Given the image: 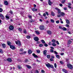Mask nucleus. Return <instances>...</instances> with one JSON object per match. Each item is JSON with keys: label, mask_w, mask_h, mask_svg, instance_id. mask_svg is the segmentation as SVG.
<instances>
[{"label": "nucleus", "mask_w": 73, "mask_h": 73, "mask_svg": "<svg viewBox=\"0 0 73 73\" xmlns=\"http://www.w3.org/2000/svg\"><path fill=\"white\" fill-rule=\"evenodd\" d=\"M44 26L43 25H41L40 26V30H43L44 29Z\"/></svg>", "instance_id": "6"}, {"label": "nucleus", "mask_w": 73, "mask_h": 73, "mask_svg": "<svg viewBox=\"0 0 73 73\" xmlns=\"http://www.w3.org/2000/svg\"><path fill=\"white\" fill-rule=\"evenodd\" d=\"M35 32L37 34V35H40V33L37 31H35Z\"/></svg>", "instance_id": "22"}, {"label": "nucleus", "mask_w": 73, "mask_h": 73, "mask_svg": "<svg viewBox=\"0 0 73 73\" xmlns=\"http://www.w3.org/2000/svg\"><path fill=\"white\" fill-rule=\"evenodd\" d=\"M16 44L17 45L18 44L19 46H21V43L20 42L19 40H17V42L16 41L15 42Z\"/></svg>", "instance_id": "3"}, {"label": "nucleus", "mask_w": 73, "mask_h": 73, "mask_svg": "<svg viewBox=\"0 0 73 73\" xmlns=\"http://www.w3.org/2000/svg\"><path fill=\"white\" fill-rule=\"evenodd\" d=\"M44 46H48V44H44Z\"/></svg>", "instance_id": "45"}, {"label": "nucleus", "mask_w": 73, "mask_h": 73, "mask_svg": "<svg viewBox=\"0 0 73 73\" xmlns=\"http://www.w3.org/2000/svg\"><path fill=\"white\" fill-rule=\"evenodd\" d=\"M26 53L27 52L24 51L23 52V54H26Z\"/></svg>", "instance_id": "59"}, {"label": "nucleus", "mask_w": 73, "mask_h": 73, "mask_svg": "<svg viewBox=\"0 0 73 73\" xmlns=\"http://www.w3.org/2000/svg\"><path fill=\"white\" fill-rule=\"evenodd\" d=\"M9 29L10 30H13L14 29V27L13 25H10L9 27Z\"/></svg>", "instance_id": "5"}, {"label": "nucleus", "mask_w": 73, "mask_h": 73, "mask_svg": "<svg viewBox=\"0 0 73 73\" xmlns=\"http://www.w3.org/2000/svg\"><path fill=\"white\" fill-rule=\"evenodd\" d=\"M52 42L54 43L56 42V40L54 39H52Z\"/></svg>", "instance_id": "34"}, {"label": "nucleus", "mask_w": 73, "mask_h": 73, "mask_svg": "<svg viewBox=\"0 0 73 73\" xmlns=\"http://www.w3.org/2000/svg\"><path fill=\"white\" fill-rule=\"evenodd\" d=\"M0 16L1 18L2 19V20H4V19H5L4 17V16H3V14H1L0 15Z\"/></svg>", "instance_id": "8"}, {"label": "nucleus", "mask_w": 73, "mask_h": 73, "mask_svg": "<svg viewBox=\"0 0 73 73\" xmlns=\"http://www.w3.org/2000/svg\"><path fill=\"white\" fill-rule=\"evenodd\" d=\"M18 30L19 31H20V32H21V31H22V29L21 28H20Z\"/></svg>", "instance_id": "43"}, {"label": "nucleus", "mask_w": 73, "mask_h": 73, "mask_svg": "<svg viewBox=\"0 0 73 73\" xmlns=\"http://www.w3.org/2000/svg\"><path fill=\"white\" fill-rule=\"evenodd\" d=\"M58 13H60L61 12V10L59 9H58Z\"/></svg>", "instance_id": "36"}, {"label": "nucleus", "mask_w": 73, "mask_h": 73, "mask_svg": "<svg viewBox=\"0 0 73 73\" xmlns=\"http://www.w3.org/2000/svg\"><path fill=\"white\" fill-rule=\"evenodd\" d=\"M46 66L48 68H54V67L52 65H50V64L48 63L47 64H46Z\"/></svg>", "instance_id": "1"}, {"label": "nucleus", "mask_w": 73, "mask_h": 73, "mask_svg": "<svg viewBox=\"0 0 73 73\" xmlns=\"http://www.w3.org/2000/svg\"><path fill=\"white\" fill-rule=\"evenodd\" d=\"M0 53H3V50L1 49H0Z\"/></svg>", "instance_id": "37"}, {"label": "nucleus", "mask_w": 73, "mask_h": 73, "mask_svg": "<svg viewBox=\"0 0 73 73\" xmlns=\"http://www.w3.org/2000/svg\"><path fill=\"white\" fill-rule=\"evenodd\" d=\"M66 23L67 24H70V22H69V21L68 19H66Z\"/></svg>", "instance_id": "17"}, {"label": "nucleus", "mask_w": 73, "mask_h": 73, "mask_svg": "<svg viewBox=\"0 0 73 73\" xmlns=\"http://www.w3.org/2000/svg\"><path fill=\"white\" fill-rule=\"evenodd\" d=\"M43 16H44V17H45L46 16V14H45V13H44L43 14Z\"/></svg>", "instance_id": "61"}, {"label": "nucleus", "mask_w": 73, "mask_h": 73, "mask_svg": "<svg viewBox=\"0 0 73 73\" xmlns=\"http://www.w3.org/2000/svg\"><path fill=\"white\" fill-rule=\"evenodd\" d=\"M41 42H42L43 43V44H45V41H44V40H41Z\"/></svg>", "instance_id": "31"}, {"label": "nucleus", "mask_w": 73, "mask_h": 73, "mask_svg": "<svg viewBox=\"0 0 73 73\" xmlns=\"http://www.w3.org/2000/svg\"><path fill=\"white\" fill-rule=\"evenodd\" d=\"M56 57L57 58H58V59H59V58H60V56H59V55H56Z\"/></svg>", "instance_id": "30"}, {"label": "nucleus", "mask_w": 73, "mask_h": 73, "mask_svg": "<svg viewBox=\"0 0 73 73\" xmlns=\"http://www.w3.org/2000/svg\"><path fill=\"white\" fill-rule=\"evenodd\" d=\"M50 20L52 23H54V21L53 19H51Z\"/></svg>", "instance_id": "26"}, {"label": "nucleus", "mask_w": 73, "mask_h": 73, "mask_svg": "<svg viewBox=\"0 0 73 73\" xmlns=\"http://www.w3.org/2000/svg\"><path fill=\"white\" fill-rule=\"evenodd\" d=\"M52 46H56V44L54 43H52Z\"/></svg>", "instance_id": "32"}, {"label": "nucleus", "mask_w": 73, "mask_h": 73, "mask_svg": "<svg viewBox=\"0 0 73 73\" xmlns=\"http://www.w3.org/2000/svg\"><path fill=\"white\" fill-rule=\"evenodd\" d=\"M27 38H31V36H27Z\"/></svg>", "instance_id": "40"}, {"label": "nucleus", "mask_w": 73, "mask_h": 73, "mask_svg": "<svg viewBox=\"0 0 73 73\" xmlns=\"http://www.w3.org/2000/svg\"><path fill=\"white\" fill-rule=\"evenodd\" d=\"M43 46V45L42 44H40L39 45V46L40 47H42V46Z\"/></svg>", "instance_id": "46"}, {"label": "nucleus", "mask_w": 73, "mask_h": 73, "mask_svg": "<svg viewBox=\"0 0 73 73\" xmlns=\"http://www.w3.org/2000/svg\"><path fill=\"white\" fill-rule=\"evenodd\" d=\"M56 42L57 44H58V45H59V44L58 41H56Z\"/></svg>", "instance_id": "63"}, {"label": "nucleus", "mask_w": 73, "mask_h": 73, "mask_svg": "<svg viewBox=\"0 0 73 73\" xmlns=\"http://www.w3.org/2000/svg\"><path fill=\"white\" fill-rule=\"evenodd\" d=\"M32 10L33 11H36V9L35 8L33 9Z\"/></svg>", "instance_id": "47"}, {"label": "nucleus", "mask_w": 73, "mask_h": 73, "mask_svg": "<svg viewBox=\"0 0 73 73\" xmlns=\"http://www.w3.org/2000/svg\"><path fill=\"white\" fill-rule=\"evenodd\" d=\"M72 42V41L70 40H68V42H67V44L68 45H70V44H71Z\"/></svg>", "instance_id": "12"}, {"label": "nucleus", "mask_w": 73, "mask_h": 73, "mask_svg": "<svg viewBox=\"0 0 73 73\" xmlns=\"http://www.w3.org/2000/svg\"><path fill=\"white\" fill-rule=\"evenodd\" d=\"M59 27L60 29H62V27L60 26H59Z\"/></svg>", "instance_id": "55"}, {"label": "nucleus", "mask_w": 73, "mask_h": 73, "mask_svg": "<svg viewBox=\"0 0 73 73\" xmlns=\"http://www.w3.org/2000/svg\"><path fill=\"white\" fill-rule=\"evenodd\" d=\"M62 29L63 30V31H66V28L64 27L62 28Z\"/></svg>", "instance_id": "28"}, {"label": "nucleus", "mask_w": 73, "mask_h": 73, "mask_svg": "<svg viewBox=\"0 0 73 73\" xmlns=\"http://www.w3.org/2000/svg\"><path fill=\"white\" fill-rule=\"evenodd\" d=\"M36 52L37 53H40V50H36Z\"/></svg>", "instance_id": "33"}, {"label": "nucleus", "mask_w": 73, "mask_h": 73, "mask_svg": "<svg viewBox=\"0 0 73 73\" xmlns=\"http://www.w3.org/2000/svg\"><path fill=\"white\" fill-rule=\"evenodd\" d=\"M7 60L9 62H12V59H11V58H8L7 59Z\"/></svg>", "instance_id": "13"}, {"label": "nucleus", "mask_w": 73, "mask_h": 73, "mask_svg": "<svg viewBox=\"0 0 73 73\" xmlns=\"http://www.w3.org/2000/svg\"><path fill=\"white\" fill-rule=\"evenodd\" d=\"M59 5H60V7H62V6H63L62 4L61 3Z\"/></svg>", "instance_id": "56"}, {"label": "nucleus", "mask_w": 73, "mask_h": 73, "mask_svg": "<svg viewBox=\"0 0 73 73\" xmlns=\"http://www.w3.org/2000/svg\"><path fill=\"white\" fill-rule=\"evenodd\" d=\"M24 32L25 34L27 33V31H26V30H25L24 31Z\"/></svg>", "instance_id": "53"}, {"label": "nucleus", "mask_w": 73, "mask_h": 73, "mask_svg": "<svg viewBox=\"0 0 73 73\" xmlns=\"http://www.w3.org/2000/svg\"><path fill=\"white\" fill-rule=\"evenodd\" d=\"M50 61H53L54 60L52 58H50Z\"/></svg>", "instance_id": "49"}, {"label": "nucleus", "mask_w": 73, "mask_h": 73, "mask_svg": "<svg viewBox=\"0 0 73 73\" xmlns=\"http://www.w3.org/2000/svg\"><path fill=\"white\" fill-rule=\"evenodd\" d=\"M46 23L47 24H48V23H49V21H48V20H47L46 22Z\"/></svg>", "instance_id": "54"}, {"label": "nucleus", "mask_w": 73, "mask_h": 73, "mask_svg": "<svg viewBox=\"0 0 73 73\" xmlns=\"http://www.w3.org/2000/svg\"><path fill=\"white\" fill-rule=\"evenodd\" d=\"M68 68H69L70 69H72L73 68V66L72 65H71L69 63L67 64Z\"/></svg>", "instance_id": "2"}, {"label": "nucleus", "mask_w": 73, "mask_h": 73, "mask_svg": "<svg viewBox=\"0 0 73 73\" xmlns=\"http://www.w3.org/2000/svg\"><path fill=\"white\" fill-rule=\"evenodd\" d=\"M26 66H27V68H28V69H31V66L29 65H26Z\"/></svg>", "instance_id": "21"}, {"label": "nucleus", "mask_w": 73, "mask_h": 73, "mask_svg": "<svg viewBox=\"0 0 73 73\" xmlns=\"http://www.w3.org/2000/svg\"><path fill=\"white\" fill-rule=\"evenodd\" d=\"M41 72L42 73H45V71L44 70H42Z\"/></svg>", "instance_id": "44"}, {"label": "nucleus", "mask_w": 73, "mask_h": 73, "mask_svg": "<svg viewBox=\"0 0 73 73\" xmlns=\"http://www.w3.org/2000/svg\"><path fill=\"white\" fill-rule=\"evenodd\" d=\"M17 67L19 69H21L22 68H21V66H18Z\"/></svg>", "instance_id": "29"}, {"label": "nucleus", "mask_w": 73, "mask_h": 73, "mask_svg": "<svg viewBox=\"0 0 73 73\" xmlns=\"http://www.w3.org/2000/svg\"><path fill=\"white\" fill-rule=\"evenodd\" d=\"M48 4L49 5H52V2L50 0H48Z\"/></svg>", "instance_id": "15"}, {"label": "nucleus", "mask_w": 73, "mask_h": 73, "mask_svg": "<svg viewBox=\"0 0 73 73\" xmlns=\"http://www.w3.org/2000/svg\"><path fill=\"white\" fill-rule=\"evenodd\" d=\"M47 57L48 58H50V55H48L47 56Z\"/></svg>", "instance_id": "38"}, {"label": "nucleus", "mask_w": 73, "mask_h": 73, "mask_svg": "<svg viewBox=\"0 0 73 73\" xmlns=\"http://www.w3.org/2000/svg\"><path fill=\"white\" fill-rule=\"evenodd\" d=\"M47 33L48 35H52V32L50 30L47 31Z\"/></svg>", "instance_id": "11"}, {"label": "nucleus", "mask_w": 73, "mask_h": 73, "mask_svg": "<svg viewBox=\"0 0 73 73\" xmlns=\"http://www.w3.org/2000/svg\"><path fill=\"white\" fill-rule=\"evenodd\" d=\"M7 44L8 45H9V46H10V45H11V42L9 41H8L7 42Z\"/></svg>", "instance_id": "18"}, {"label": "nucleus", "mask_w": 73, "mask_h": 73, "mask_svg": "<svg viewBox=\"0 0 73 73\" xmlns=\"http://www.w3.org/2000/svg\"><path fill=\"white\" fill-rule=\"evenodd\" d=\"M20 51L21 52H22V51H23V49H21Z\"/></svg>", "instance_id": "62"}, {"label": "nucleus", "mask_w": 73, "mask_h": 73, "mask_svg": "<svg viewBox=\"0 0 73 73\" xmlns=\"http://www.w3.org/2000/svg\"><path fill=\"white\" fill-rule=\"evenodd\" d=\"M5 46H6V45H5V44H2V47L3 48H5Z\"/></svg>", "instance_id": "23"}, {"label": "nucleus", "mask_w": 73, "mask_h": 73, "mask_svg": "<svg viewBox=\"0 0 73 73\" xmlns=\"http://www.w3.org/2000/svg\"><path fill=\"white\" fill-rule=\"evenodd\" d=\"M60 14L61 16H64V15H65V13H64L63 12L61 13Z\"/></svg>", "instance_id": "27"}, {"label": "nucleus", "mask_w": 73, "mask_h": 73, "mask_svg": "<svg viewBox=\"0 0 73 73\" xmlns=\"http://www.w3.org/2000/svg\"><path fill=\"white\" fill-rule=\"evenodd\" d=\"M28 54H32V51L30 49H29L28 50Z\"/></svg>", "instance_id": "9"}, {"label": "nucleus", "mask_w": 73, "mask_h": 73, "mask_svg": "<svg viewBox=\"0 0 73 73\" xmlns=\"http://www.w3.org/2000/svg\"><path fill=\"white\" fill-rule=\"evenodd\" d=\"M46 15H47L48 16L49 15V14H48V13L47 12H46Z\"/></svg>", "instance_id": "58"}, {"label": "nucleus", "mask_w": 73, "mask_h": 73, "mask_svg": "<svg viewBox=\"0 0 73 73\" xmlns=\"http://www.w3.org/2000/svg\"><path fill=\"white\" fill-rule=\"evenodd\" d=\"M56 23L57 24H59V21H56Z\"/></svg>", "instance_id": "52"}, {"label": "nucleus", "mask_w": 73, "mask_h": 73, "mask_svg": "<svg viewBox=\"0 0 73 73\" xmlns=\"http://www.w3.org/2000/svg\"><path fill=\"white\" fill-rule=\"evenodd\" d=\"M66 27H67L68 28L69 27V25H68V24H66Z\"/></svg>", "instance_id": "48"}, {"label": "nucleus", "mask_w": 73, "mask_h": 73, "mask_svg": "<svg viewBox=\"0 0 73 73\" xmlns=\"http://www.w3.org/2000/svg\"><path fill=\"white\" fill-rule=\"evenodd\" d=\"M34 39L35 41H38L39 40L37 36H35L34 37Z\"/></svg>", "instance_id": "4"}, {"label": "nucleus", "mask_w": 73, "mask_h": 73, "mask_svg": "<svg viewBox=\"0 0 73 73\" xmlns=\"http://www.w3.org/2000/svg\"><path fill=\"white\" fill-rule=\"evenodd\" d=\"M4 3L6 5H8V3L7 1H4Z\"/></svg>", "instance_id": "20"}, {"label": "nucleus", "mask_w": 73, "mask_h": 73, "mask_svg": "<svg viewBox=\"0 0 73 73\" xmlns=\"http://www.w3.org/2000/svg\"><path fill=\"white\" fill-rule=\"evenodd\" d=\"M46 53H47V51L46 50H44L43 52V53L44 54V55H45L46 54Z\"/></svg>", "instance_id": "14"}, {"label": "nucleus", "mask_w": 73, "mask_h": 73, "mask_svg": "<svg viewBox=\"0 0 73 73\" xmlns=\"http://www.w3.org/2000/svg\"><path fill=\"white\" fill-rule=\"evenodd\" d=\"M65 1H66V0H62L61 2V3H62V4H64L65 3Z\"/></svg>", "instance_id": "24"}, {"label": "nucleus", "mask_w": 73, "mask_h": 73, "mask_svg": "<svg viewBox=\"0 0 73 73\" xmlns=\"http://www.w3.org/2000/svg\"><path fill=\"white\" fill-rule=\"evenodd\" d=\"M35 73H38V70L36 71Z\"/></svg>", "instance_id": "64"}, {"label": "nucleus", "mask_w": 73, "mask_h": 73, "mask_svg": "<svg viewBox=\"0 0 73 73\" xmlns=\"http://www.w3.org/2000/svg\"><path fill=\"white\" fill-rule=\"evenodd\" d=\"M51 14L52 15V16H54V13L53 12V11H52L51 12Z\"/></svg>", "instance_id": "25"}, {"label": "nucleus", "mask_w": 73, "mask_h": 73, "mask_svg": "<svg viewBox=\"0 0 73 73\" xmlns=\"http://www.w3.org/2000/svg\"><path fill=\"white\" fill-rule=\"evenodd\" d=\"M33 56H34L35 58H38V56L36 55L35 53H33Z\"/></svg>", "instance_id": "10"}, {"label": "nucleus", "mask_w": 73, "mask_h": 73, "mask_svg": "<svg viewBox=\"0 0 73 73\" xmlns=\"http://www.w3.org/2000/svg\"><path fill=\"white\" fill-rule=\"evenodd\" d=\"M54 53L56 54H58V53L56 52V51H54Z\"/></svg>", "instance_id": "57"}, {"label": "nucleus", "mask_w": 73, "mask_h": 73, "mask_svg": "<svg viewBox=\"0 0 73 73\" xmlns=\"http://www.w3.org/2000/svg\"><path fill=\"white\" fill-rule=\"evenodd\" d=\"M28 59H25V62H28Z\"/></svg>", "instance_id": "50"}, {"label": "nucleus", "mask_w": 73, "mask_h": 73, "mask_svg": "<svg viewBox=\"0 0 73 73\" xmlns=\"http://www.w3.org/2000/svg\"><path fill=\"white\" fill-rule=\"evenodd\" d=\"M54 66L55 68L57 67V64L56 63L54 64Z\"/></svg>", "instance_id": "39"}, {"label": "nucleus", "mask_w": 73, "mask_h": 73, "mask_svg": "<svg viewBox=\"0 0 73 73\" xmlns=\"http://www.w3.org/2000/svg\"><path fill=\"white\" fill-rule=\"evenodd\" d=\"M50 51L51 53H53V52H54V50H53L52 49H51Z\"/></svg>", "instance_id": "35"}, {"label": "nucleus", "mask_w": 73, "mask_h": 73, "mask_svg": "<svg viewBox=\"0 0 73 73\" xmlns=\"http://www.w3.org/2000/svg\"><path fill=\"white\" fill-rule=\"evenodd\" d=\"M68 5H72V4L70 3H68Z\"/></svg>", "instance_id": "60"}, {"label": "nucleus", "mask_w": 73, "mask_h": 73, "mask_svg": "<svg viewBox=\"0 0 73 73\" xmlns=\"http://www.w3.org/2000/svg\"><path fill=\"white\" fill-rule=\"evenodd\" d=\"M3 9L0 8V12H3Z\"/></svg>", "instance_id": "42"}, {"label": "nucleus", "mask_w": 73, "mask_h": 73, "mask_svg": "<svg viewBox=\"0 0 73 73\" xmlns=\"http://www.w3.org/2000/svg\"><path fill=\"white\" fill-rule=\"evenodd\" d=\"M10 48H11V49H13V50H14V49H15V46H12V45H11L10 46Z\"/></svg>", "instance_id": "7"}, {"label": "nucleus", "mask_w": 73, "mask_h": 73, "mask_svg": "<svg viewBox=\"0 0 73 73\" xmlns=\"http://www.w3.org/2000/svg\"><path fill=\"white\" fill-rule=\"evenodd\" d=\"M5 17L7 19V20H9V16H8V15H7L5 16Z\"/></svg>", "instance_id": "19"}, {"label": "nucleus", "mask_w": 73, "mask_h": 73, "mask_svg": "<svg viewBox=\"0 0 73 73\" xmlns=\"http://www.w3.org/2000/svg\"><path fill=\"white\" fill-rule=\"evenodd\" d=\"M62 70H63V72H64L65 73H68V71H67V70H65L64 69H62Z\"/></svg>", "instance_id": "16"}, {"label": "nucleus", "mask_w": 73, "mask_h": 73, "mask_svg": "<svg viewBox=\"0 0 73 73\" xmlns=\"http://www.w3.org/2000/svg\"><path fill=\"white\" fill-rule=\"evenodd\" d=\"M64 9L65 11H66V10H67V8H66V7H64Z\"/></svg>", "instance_id": "51"}, {"label": "nucleus", "mask_w": 73, "mask_h": 73, "mask_svg": "<svg viewBox=\"0 0 73 73\" xmlns=\"http://www.w3.org/2000/svg\"><path fill=\"white\" fill-rule=\"evenodd\" d=\"M48 44L49 45H52V43H51V42H50L48 43Z\"/></svg>", "instance_id": "41"}]
</instances>
